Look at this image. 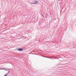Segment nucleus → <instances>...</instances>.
Instances as JSON below:
<instances>
[{"instance_id": "obj_1", "label": "nucleus", "mask_w": 76, "mask_h": 76, "mask_svg": "<svg viewBox=\"0 0 76 76\" xmlns=\"http://www.w3.org/2000/svg\"><path fill=\"white\" fill-rule=\"evenodd\" d=\"M38 3V1H34V2H31V3L30 2V4H37V3Z\"/></svg>"}, {"instance_id": "obj_2", "label": "nucleus", "mask_w": 76, "mask_h": 76, "mask_svg": "<svg viewBox=\"0 0 76 76\" xmlns=\"http://www.w3.org/2000/svg\"><path fill=\"white\" fill-rule=\"evenodd\" d=\"M18 51H20V52H22V51H23V49L22 48H18Z\"/></svg>"}, {"instance_id": "obj_3", "label": "nucleus", "mask_w": 76, "mask_h": 76, "mask_svg": "<svg viewBox=\"0 0 76 76\" xmlns=\"http://www.w3.org/2000/svg\"><path fill=\"white\" fill-rule=\"evenodd\" d=\"M1 68V69L2 70H5V71H7L8 70H9V69H8L7 68Z\"/></svg>"}, {"instance_id": "obj_4", "label": "nucleus", "mask_w": 76, "mask_h": 76, "mask_svg": "<svg viewBox=\"0 0 76 76\" xmlns=\"http://www.w3.org/2000/svg\"><path fill=\"white\" fill-rule=\"evenodd\" d=\"M8 69V72L7 73L5 74V75H4V76H7V75H8V73H9H9H10V69Z\"/></svg>"}, {"instance_id": "obj_5", "label": "nucleus", "mask_w": 76, "mask_h": 76, "mask_svg": "<svg viewBox=\"0 0 76 76\" xmlns=\"http://www.w3.org/2000/svg\"><path fill=\"white\" fill-rule=\"evenodd\" d=\"M51 58H52L51 59H52L53 60L57 58L54 57H51Z\"/></svg>"}, {"instance_id": "obj_6", "label": "nucleus", "mask_w": 76, "mask_h": 76, "mask_svg": "<svg viewBox=\"0 0 76 76\" xmlns=\"http://www.w3.org/2000/svg\"><path fill=\"white\" fill-rule=\"evenodd\" d=\"M62 58L61 57H59L58 58H57V59H58V60H60V58Z\"/></svg>"}, {"instance_id": "obj_7", "label": "nucleus", "mask_w": 76, "mask_h": 76, "mask_svg": "<svg viewBox=\"0 0 76 76\" xmlns=\"http://www.w3.org/2000/svg\"><path fill=\"white\" fill-rule=\"evenodd\" d=\"M15 50L16 51V50H18V48H17L15 49Z\"/></svg>"}, {"instance_id": "obj_8", "label": "nucleus", "mask_w": 76, "mask_h": 76, "mask_svg": "<svg viewBox=\"0 0 76 76\" xmlns=\"http://www.w3.org/2000/svg\"><path fill=\"white\" fill-rule=\"evenodd\" d=\"M47 57V58H51H51H51V57L50 58L49 57Z\"/></svg>"}, {"instance_id": "obj_9", "label": "nucleus", "mask_w": 76, "mask_h": 76, "mask_svg": "<svg viewBox=\"0 0 76 76\" xmlns=\"http://www.w3.org/2000/svg\"><path fill=\"white\" fill-rule=\"evenodd\" d=\"M28 31H26V33L27 34L28 33Z\"/></svg>"}, {"instance_id": "obj_10", "label": "nucleus", "mask_w": 76, "mask_h": 76, "mask_svg": "<svg viewBox=\"0 0 76 76\" xmlns=\"http://www.w3.org/2000/svg\"><path fill=\"white\" fill-rule=\"evenodd\" d=\"M56 19H57V18H56V19H55V20H54V21H55V20H56Z\"/></svg>"}, {"instance_id": "obj_11", "label": "nucleus", "mask_w": 76, "mask_h": 76, "mask_svg": "<svg viewBox=\"0 0 76 76\" xmlns=\"http://www.w3.org/2000/svg\"><path fill=\"white\" fill-rule=\"evenodd\" d=\"M33 52H34V51L31 52V53H33Z\"/></svg>"}, {"instance_id": "obj_12", "label": "nucleus", "mask_w": 76, "mask_h": 76, "mask_svg": "<svg viewBox=\"0 0 76 76\" xmlns=\"http://www.w3.org/2000/svg\"><path fill=\"white\" fill-rule=\"evenodd\" d=\"M35 54V53H31V54Z\"/></svg>"}, {"instance_id": "obj_13", "label": "nucleus", "mask_w": 76, "mask_h": 76, "mask_svg": "<svg viewBox=\"0 0 76 76\" xmlns=\"http://www.w3.org/2000/svg\"><path fill=\"white\" fill-rule=\"evenodd\" d=\"M32 54V53H31V52L30 53H29V54Z\"/></svg>"}, {"instance_id": "obj_14", "label": "nucleus", "mask_w": 76, "mask_h": 76, "mask_svg": "<svg viewBox=\"0 0 76 76\" xmlns=\"http://www.w3.org/2000/svg\"><path fill=\"white\" fill-rule=\"evenodd\" d=\"M0 70H2L1 68H0Z\"/></svg>"}, {"instance_id": "obj_15", "label": "nucleus", "mask_w": 76, "mask_h": 76, "mask_svg": "<svg viewBox=\"0 0 76 76\" xmlns=\"http://www.w3.org/2000/svg\"><path fill=\"white\" fill-rule=\"evenodd\" d=\"M35 52H34V51H33V53H35Z\"/></svg>"}, {"instance_id": "obj_16", "label": "nucleus", "mask_w": 76, "mask_h": 76, "mask_svg": "<svg viewBox=\"0 0 76 76\" xmlns=\"http://www.w3.org/2000/svg\"><path fill=\"white\" fill-rule=\"evenodd\" d=\"M53 20H54V19H53Z\"/></svg>"}]
</instances>
